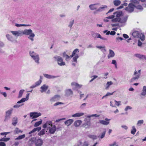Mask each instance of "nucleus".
Masks as SVG:
<instances>
[{
    "label": "nucleus",
    "mask_w": 146,
    "mask_h": 146,
    "mask_svg": "<svg viewBox=\"0 0 146 146\" xmlns=\"http://www.w3.org/2000/svg\"><path fill=\"white\" fill-rule=\"evenodd\" d=\"M22 35H29L28 38L32 41L34 40V37L35 36V34L33 33L32 30L31 29H25L23 31H22Z\"/></svg>",
    "instance_id": "f257e3e1"
},
{
    "label": "nucleus",
    "mask_w": 146,
    "mask_h": 146,
    "mask_svg": "<svg viewBox=\"0 0 146 146\" xmlns=\"http://www.w3.org/2000/svg\"><path fill=\"white\" fill-rule=\"evenodd\" d=\"M29 54L30 56L37 64H39V57L38 54H37L34 51H30Z\"/></svg>",
    "instance_id": "f03ea898"
},
{
    "label": "nucleus",
    "mask_w": 146,
    "mask_h": 146,
    "mask_svg": "<svg viewBox=\"0 0 146 146\" xmlns=\"http://www.w3.org/2000/svg\"><path fill=\"white\" fill-rule=\"evenodd\" d=\"M55 61H57L58 64L60 66H64L65 65V63L63 62L62 58L60 56H56L54 57Z\"/></svg>",
    "instance_id": "7ed1b4c3"
},
{
    "label": "nucleus",
    "mask_w": 146,
    "mask_h": 146,
    "mask_svg": "<svg viewBox=\"0 0 146 146\" xmlns=\"http://www.w3.org/2000/svg\"><path fill=\"white\" fill-rule=\"evenodd\" d=\"M135 8V5L132 3H129L128 6L126 7L125 8V10L129 13H131L134 10Z\"/></svg>",
    "instance_id": "20e7f679"
},
{
    "label": "nucleus",
    "mask_w": 146,
    "mask_h": 146,
    "mask_svg": "<svg viewBox=\"0 0 146 146\" xmlns=\"http://www.w3.org/2000/svg\"><path fill=\"white\" fill-rule=\"evenodd\" d=\"M13 111V108H11L9 110L6 111L5 112V115L4 121H6L10 119L12 113Z\"/></svg>",
    "instance_id": "39448f33"
},
{
    "label": "nucleus",
    "mask_w": 146,
    "mask_h": 146,
    "mask_svg": "<svg viewBox=\"0 0 146 146\" xmlns=\"http://www.w3.org/2000/svg\"><path fill=\"white\" fill-rule=\"evenodd\" d=\"M41 114L40 113L36 112H32L30 113V116L32 117V119L37 118L38 117L41 116Z\"/></svg>",
    "instance_id": "423d86ee"
},
{
    "label": "nucleus",
    "mask_w": 146,
    "mask_h": 146,
    "mask_svg": "<svg viewBox=\"0 0 146 146\" xmlns=\"http://www.w3.org/2000/svg\"><path fill=\"white\" fill-rule=\"evenodd\" d=\"M11 32L12 34L15 36L17 37L19 36L22 35V31L19 30L18 31H11Z\"/></svg>",
    "instance_id": "0eeeda50"
},
{
    "label": "nucleus",
    "mask_w": 146,
    "mask_h": 146,
    "mask_svg": "<svg viewBox=\"0 0 146 146\" xmlns=\"http://www.w3.org/2000/svg\"><path fill=\"white\" fill-rule=\"evenodd\" d=\"M60 98V95H55L51 98L50 101L51 102H54L59 100Z\"/></svg>",
    "instance_id": "6e6552de"
},
{
    "label": "nucleus",
    "mask_w": 146,
    "mask_h": 146,
    "mask_svg": "<svg viewBox=\"0 0 146 146\" xmlns=\"http://www.w3.org/2000/svg\"><path fill=\"white\" fill-rule=\"evenodd\" d=\"M36 138L35 137H34L31 138L29 139L28 141V144L29 145L32 146L33 145L35 144Z\"/></svg>",
    "instance_id": "1a4fd4ad"
},
{
    "label": "nucleus",
    "mask_w": 146,
    "mask_h": 146,
    "mask_svg": "<svg viewBox=\"0 0 146 146\" xmlns=\"http://www.w3.org/2000/svg\"><path fill=\"white\" fill-rule=\"evenodd\" d=\"M73 94V92L71 89H68L66 90L65 95L66 96L68 97L72 96Z\"/></svg>",
    "instance_id": "9d476101"
},
{
    "label": "nucleus",
    "mask_w": 146,
    "mask_h": 146,
    "mask_svg": "<svg viewBox=\"0 0 146 146\" xmlns=\"http://www.w3.org/2000/svg\"><path fill=\"white\" fill-rule=\"evenodd\" d=\"M105 121L103 120H100L99 121V123L101 124L107 125L109 124L110 122L109 121L110 120V119L108 118H106Z\"/></svg>",
    "instance_id": "9b49d317"
},
{
    "label": "nucleus",
    "mask_w": 146,
    "mask_h": 146,
    "mask_svg": "<svg viewBox=\"0 0 146 146\" xmlns=\"http://www.w3.org/2000/svg\"><path fill=\"white\" fill-rule=\"evenodd\" d=\"M99 5L100 4L98 3L91 4L89 5V7L92 10H97L98 8V7L97 5Z\"/></svg>",
    "instance_id": "f8f14e48"
},
{
    "label": "nucleus",
    "mask_w": 146,
    "mask_h": 146,
    "mask_svg": "<svg viewBox=\"0 0 146 146\" xmlns=\"http://www.w3.org/2000/svg\"><path fill=\"white\" fill-rule=\"evenodd\" d=\"M43 143V141L40 139H36L35 145L36 146H41Z\"/></svg>",
    "instance_id": "ddd939ff"
},
{
    "label": "nucleus",
    "mask_w": 146,
    "mask_h": 146,
    "mask_svg": "<svg viewBox=\"0 0 146 146\" xmlns=\"http://www.w3.org/2000/svg\"><path fill=\"white\" fill-rule=\"evenodd\" d=\"M48 128H49V132L51 134H53L54 133L56 130V127L55 125L52 126L51 127H49Z\"/></svg>",
    "instance_id": "4468645a"
},
{
    "label": "nucleus",
    "mask_w": 146,
    "mask_h": 146,
    "mask_svg": "<svg viewBox=\"0 0 146 146\" xmlns=\"http://www.w3.org/2000/svg\"><path fill=\"white\" fill-rule=\"evenodd\" d=\"M50 125L51 127H52L53 126L52 124V121H48L43 125V127L44 128H46L47 127L48 128L49 127H50Z\"/></svg>",
    "instance_id": "2eb2a0df"
},
{
    "label": "nucleus",
    "mask_w": 146,
    "mask_h": 146,
    "mask_svg": "<svg viewBox=\"0 0 146 146\" xmlns=\"http://www.w3.org/2000/svg\"><path fill=\"white\" fill-rule=\"evenodd\" d=\"M128 17V16L126 15L121 18H120L119 22L123 24L125 23L127 21Z\"/></svg>",
    "instance_id": "dca6fc26"
},
{
    "label": "nucleus",
    "mask_w": 146,
    "mask_h": 146,
    "mask_svg": "<svg viewBox=\"0 0 146 146\" xmlns=\"http://www.w3.org/2000/svg\"><path fill=\"white\" fill-rule=\"evenodd\" d=\"M109 53L108 56V59H110L111 58H112L114 57L115 56L114 52L111 50H109Z\"/></svg>",
    "instance_id": "f3484780"
},
{
    "label": "nucleus",
    "mask_w": 146,
    "mask_h": 146,
    "mask_svg": "<svg viewBox=\"0 0 146 146\" xmlns=\"http://www.w3.org/2000/svg\"><path fill=\"white\" fill-rule=\"evenodd\" d=\"M91 34L92 36L95 39L99 38L100 35L99 34L96 33L93 31L91 32Z\"/></svg>",
    "instance_id": "a211bd4d"
},
{
    "label": "nucleus",
    "mask_w": 146,
    "mask_h": 146,
    "mask_svg": "<svg viewBox=\"0 0 146 146\" xmlns=\"http://www.w3.org/2000/svg\"><path fill=\"white\" fill-rule=\"evenodd\" d=\"M18 123V118L17 117H13L12 120V124L14 126H15Z\"/></svg>",
    "instance_id": "6ab92c4d"
},
{
    "label": "nucleus",
    "mask_w": 146,
    "mask_h": 146,
    "mask_svg": "<svg viewBox=\"0 0 146 146\" xmlns=\"http://www.w3.org/2000/svg\"><path fill=\"white\" fill-rule=\"evenodd\" d=\"M48 86L45 84L43 85L40 87V92L41 93L45 92L46 90L48 89Z\"/></svg>",
    "instance_id": "aec40b11"
},
{
    "label": "nucleus",
    "mask_w": 146,
    "mask_h": 146,
    "mask_svg": "<svg viewBox=\"0 0 146 146\" xmlns=\"http://www.w3.org/2000/svg\"><path fill=\"white\" fill-rule=\"evenodd\" d=\"M135 76L133 77L130 80L129 82L131 83L134 82L135 81H137L140 78V76H138L137 75H135Z\"/></svg>",
    "instance_id": "412c9836"
},
{
    "label": "nucleus",
    "mask_w": 146,
    "mask_h": 146,
    "mask_svg": "<svg viewBox=\"0 0 146 146\" xmlns=\"http://www.w3.org/2000/svg\"><path fill=\"white\" fill-rule=\"evenodd\" d=\"M140 33L139 31H135L133 33L132 35L134 37H139L140 36Z\"/></svg>",
    "instance_id": "4be33fe9"
},
{
    "label": "nucleus",
    "mask_w": 146,
    "mask_h": 146,
    "mask_svg": "<svg viewBox=\"0 0 146 146\" xmlns=\"http://www.w3.org/2000/svg\"><path fill=\"white\" fill-rule=\"evenodd\" d=\"M43 75L45 77L48 79L54 78H57L58 77V76H52L50 75L44 74H43Z\"/></svg>",
    "instance_id": "5701e85b"
},
{
    "label": "nucleus",
    "mask_w": 146,
    "mask_h": 146,
    "mask_svg": "<svg viewBox=\"0 0 146 146\" xmlns=\"http://www.w3.org/2000/svg\"><path fill=\"white\" fill-rule=\"evenodd\" d=\"M41 129V127H38L35 128L34 129L31 131L29 132V134H31V133L35 132L37 131H39Z\"/></svg>",
    "instance_id": "b1692460"
},
{
    "label": "nucleus",
    "mask_w": 146,
    "mask_h": 146,
    "mask_svg": "<svg viewBox=\"0 0 146 146\" xmlns=\"http://www.w3.org/2000/svg\"><path fill=\"white\" fill-rule=\"evenodd\" d=\"M113 14L114 15H116V17L117 18L119 17L122 15V12L121 11H117L114 13Z\"/></svg>",
    "instance_id": "393cba45"
},
{
    "label": "nucleus",
    "mask_w": 146,
    "mask_h": 146,
    "mask_svg": "<svg viewBox=\"0 0 146 146\" xmlns=\"http://www.w3.org/2000/svg\"><path fill=\"white\" fill-rule=\"evenodd\" d=\"M73 122L72 119H69L64 122L65 124L67 126H69L71 125Z\"/></svg>",
    "instance_id": "a878e982"
},
{
    "label": "nucleus",
    "mask_w": 146,
    "mask_h": 146,
    "mask_svg": "<svg viewBox=\"0 0 146 146\" xmlns=\"http://www.w3.org/2000/svg\"><path fill=\"white\" fill-rule=\"evenodd\" d=\"M88 143L85 141L84 143H82L81 141H79L78 145V146H88Z\"/></svg>",
    "instance_id": "bb28decb"
},
{
    "label": "nucleus",
    "mask_w": 146,
    "mask_h": 146,
    "mask_svg": "<svg viewBox=\"0 0 146 146\" xmlns=\"http://www.w3.org/2000/svg\"><path fill=\"white\" fill-rule=\"evenodd\" d=\"M90 121V119L89 120V121ZM91 125V123L90 122H88L86 123H84L83 125V127H84L85 128H89L90 127Z\"/></svg>",
    "instance_id": "cd10ccee"
},
{
    "label": "nucleus",
    "mask_w": 146,
    "mask_h": 146,
    "mask_svg": "<svg viewBox=\"0 0 146 146\" xmlns=\"http://www.w3.org/2000/svg\"><path fill=\"white\" fill-rule=\"evenodd\" d=\"M84 115L83 113H77L72 115V116L74 117H80Z\"/></svg>",
    "instance_id": "c85d7f7f"
},
{
    "label": "nucleus",
    "mask_w": 146,
    "mask_h": 146,
    "mask_svg": "<svg viewBox=\"0 0 146 146\" xmlns=\"http://www.w3.org/2000/svg\"><path fill=\"white\" fill-rule=\"evenodd\" d=\"M141 95L145 96L146 95V86H143L142 92L141 94Z\"/></svg>",
    "instance_id": "c756f323"
},
{
    "label": "nucleus",
    "mask_w": 146,
    "mask_h": 146,
    "mask_svg": "<svg viewBox=\"0 0 146 146\" xmlns=\"http://www.w3.org/2000/svg\"><path fill=\"white\" fill-rule=\"evenodd\" d=\"M82 121L80 120H78L76 121L74 123V126L76 127L79 126L81 124Z\"/></svg>",
    "instance_id": "7c9ffc66"
},
{
    "label": "nucleus",
    "mask_w": 146,
    "mask_h": 146,
    "mask_svg": "<svg viewBox=\"0 0 146 146\" xmlns=\"http://www.w3.org/2000/svg\"><path fill=\"white\" fill-rule=\"evenodd\" d=\"M29 94H27L26 95V97L25 98H23L21 100V102H25V101L29 99Z\"/></svg>",
    "instance_id": "2f4dec72"
},
{
    "label": "nucleus",
    "mask_w": 146,
    "mask_h": 146,
    "mask_svg": "<svg viewBox=\"0 0 146 146\" xmlns=\"http://www.w3.org/2000/svg\"><path fill=\"white\" fill-rule=\"evenodd\" d=\"M113 3L115 6H118L121 4V2L119 0H115L113 1Z\"/></svg>",
    "instance_id": "473e14b6"
},
{
    "label": "nucleus",
    "mask_w": 146,
    "mask_h": 146,
    "mask_svg": "<svg viewBox=\"0 0 146 146\" xmlns=\"http://www.w3.org/2000/svg\"><path fill=\"white\" fill-rule=\"evenodd\" d=\"M71 85L72 86H75L77 88H81L82 86V85H79L77 83L75 82H72L71 83Z\"/></svg>",
    "instance_id": "72a5a7b5"
},
{
    "label": "nucleus",
    "mask_w": 146,
    "mask_h": 146,
    "mask_svg": "<svg viewBox=\"0 0 146 146\" xmlns=\"http://www.w3.org/2000/svg\"><path fill=\"white\" fill-rule=\"evenodd\" d=\"M6 36L9 40L12 42L13 41V37L9 34H7Z\"/></svg>",
    "instance_id": "f704fd0d"
},
{
    "label": "nucleus",
    "mask_w": 146,
    "mask_h": 146,
    "mask_svg": "<svg viewBox=\"0 0 146 146\" xmlns=\"http://www.w3.org/2000/svg\"><path fill=\"white\" fill-rule=\"evenodd\" d=\"M135 56L136 57L138 58H139L140 59H143L144 56V55L140 54H135Z\"/></svg>",
    "instance_id": "c9c22d12"
},
{
    "label": "nucleus",
    "mask_w": 146,
    "mask_h": 146,
    "mask_svg": "<svg viewBox=\"0 0 146 146\" xmlns=\"http://www.w3.org/2000/svg\"><path fill=\"white\" fill-rule=\"evenodd\" d=\"M107 6L104 5V7H100L98 9L96 10V11L98 12H101L104 10V9L107 8Z\"/></svg>",
    "instance_id": "e433bc0d"
},
{
    "label": "nucleus",
    "mask_w": 146,
    "mask_h": 146,
    "mask_svg": "<svg viewBox=\"0 0 146 146\" xmlns=\"http://www.w3.org/2000/svg\"><path fill=\"white\" fill-rule=\"evenodd\" d=\"M31 25H25V24H19L17 23H16L15 26L17 27H19L22 26H30Z\"/></svg>",
    "instance_id": "4c0bfd02"
},
{
    "label": "nucleus",
    "mask_w": 146,
    "mask_h": 146,
    "mask_svg": "<svg viewBox=\"0 0 146 146\" xmlns=\"http://www.w3.org/2000/svg\"><path fill=\"white\" fill-rule=\"evenodd\" d=\"M113 84V82L111 81L108 82L106 83V87L105 89L106 90L108 89L110 86Z\"/></svg>",
    "instance_id": "58836bf2"
},
{
    "label": "nucleus",
    "mask_w": 146,
    "mask_h": 146,
    "mask_svg": "<svg viewBox=\"0 0 146 146\" xmlns=\"http://www.w3.org/2000/svg\"><path fill=\"white\" fill-rule=\"evenodd\" d=\"M141 70H139L138 71V72H137V71L136 70H135L134 72V73L133 74L134 75H137L138 76H140L141 75Z\"/></svg>",
    "instance_id": "ea45409f"
},
{
    "label": "nucleus",
    "mask_w": 146,
    "mask_h": 146,
    "mask_svg": "<svg viewBox=\"0 0 146 146\" xmlns=\"http://www.w3.org/2000/svg\"><path fill=\"white\" fill-rule=\"evenodd\" d=\"M25 137V134H23L22 135L19 136L17 137L15 139V140L21 139L24 138Z\"/></svg>",
    "instance_id": "a19ab883"
},
{
    "label": "nucleus",
    "mask_w": 146,
    "mask_h": 146,
    "mask_svg": "<svg viewBox=\"0 0 146 146\" xmlns=\"http://www.w3.org/2000/svg\"><path fill=\"white\" fill-rule=\"evenodd\" d=\"M79 58V56L77 54H76L74 55V57L73 58V61L77 63V59Z\"/></svg>",
    "instance_id": "79ce46f5"
},
{
    "label": "nucleus",
    "mask_w": 146,
    "mask_h": 146,
    "mask_svg": "<svg viewBox=\"0 0 146 146\" xmlns=\"http://www.w3.org/2000/svg\"><path fill=\"white\" fill-rule=\"evenodd\" d=\"M24 91V90H21L19 91V96H18V98H19L22 97V94H23Z\"/></svg>",
    "instance_id": "37998d69"
},
{
    "label": "nucleus",
    "mask_w": 146,
    "mask_h": 146,
    "mask_svg": "<svg viewBox=\"0 0 146 146\" xmlns=\"http://www.w3.org/2000/svg\"><path fill=\"white\" fill-rule=\"evenodd\" d=\"M120 20L119 17L116 18H115L112 19L111 21L112 22L115 23L117 22H119V21Z\"/></svg>",
    "instance_id": "c03bdc74"
},
{
    "label": "nucleus",
    "mask_w": 146,
    "mask_h": 146,
    "mask_svg": "<svg viewBox=\"0 0 146 146\" xmlns=\"http://www.w3.org/2000/svg\"><path fill=\"white\" fill-rule=\"evenodd\" d=\"M42 122V120H41L40 121H38L36 123H35L34 125V126L35 127H36L38 126H39L40 125Z\"/></svg>",
    "instance_id": "a18cd8bd"
},
{
    "label": "nucleus",
    "mask_w": 146,
    "mask_h": 146,
    "mask_svg": "<svg viewBox=\"0 0 146 146\" xmlns=\"http://www.w3.org/2000/svg\"><path fill=\"white\" fill-rule=\"evenodd\" d=\"M88 137L90 138L93 140L96 139H97V136L94 135H89Z\"/></svg>",
    "instance_id": "49530a36"
},
{
    "label": "nucleus",
    "mask_w": 146,
    "mask_h": 146,
    "mask_svg": "<svg viewBox=\"0 0 146 146\" xmlns=\"http://www.w3.org/2000/svg\"><path fill=\"white\" fill-rule=\"evenodd\" d=\"M139 37H140V39L142 41H143L144 40L145 37L143 34L140 33Z\"/></svg>",
    "instance_id": "de8ad7c7"
},
{
    "label": "nucleus",
    "mask_w": 146,
    "mask_h": 146,
    "mask_svg": "<svg viewBox=\"0 0 146 146\" xmlns=\"http://www.w3.org/2000/svg\"><path fill=\"white\" fill-rule=\"evenodd\" d=\"M10 139V138H3L0 139V141H7L9 140Z\"/></svg>",
    "instance_id": "09e8293b"
},
{
    "label": "nucleus",
    "mask_w": 146,
    "mask_h": 146,
    "mask_svg": "<svg viewBox=\"0 0 146 146\" xmlns=\"http://www.w3.org/2000/svg\"><path fill=\"white\" fill-rule=\"evenodd\" d=\"M136 131V129L134 126L132 127V129L131 131V134L134 135Z\"/></svg>",
    "instance_id": "8fccbe9b"
},
{
    "label": "nucleus",
    "mask_w": 146,
    "mask_h": 146,
    "mask_svg": "<svg viewBox=\"0 0 146 146\" xmlns=\"http://www.w3.org/2000/svg\"><path fill=\"white\" fill-rule=\"evenodd\" d=\"M74 20H72V21H70L69 22L68 27H70V28H71L74 23Z\"/></svg>",
    "instance_id": "3c124183"
},
{
    "label": "nucleus",
    "mask_w": 146,
    "mask_h": 146,
    "mask_svg": "<svg viewBox=\"0 0 146 146\" xmlns=\"http://www.w3.org/2000/svg\"><path fill=\"white\" fill-rule=\"evenodd\" d=\"M45 129H42L38 133V135H42L45 134Z\"/></svg>",
    "instance_id": "603ef678"
},
{
    "label": "nucleus",
    "mask_w": 146,
    "mask_h": 146,
    "mask_svg": "<svg viewBox=\"0 0 146 146\" xmlns=\"http://www.w3.org/2000/svg\"><path fill=\"white\" fill-rule=\"evenodd\" d=\"M143 122L144 121L143 120H139L137 122V125L138 126H140L143 123Z\"/></svg>",
    "instance_id": "864d4df0"
},
{
    "label": "nucleus",
    "mask_w": 146,
    "mask_h": 146,
    "mask_svg": "<svg viewBox=\"0 0 146 146\" xmlns=\"http://www.w3.org/2000/svg\"><path fill=\"white\" fill-rule=\"evenodd\" d=\"M114 92H113L112 93L108 92L105 95L102 97V99H103L105 97L108 96H110L113 95V94L114 93Z\"/></svg>",
    "instance_id": "5fc2aeb1"
},
{
    "label": "nucleus",
    "mask_w": 146,
    "mask_h": 146,
    "mask_svg": "<svg viewBox=\"0 0 146 146\" xmlns=\"http://www.w3.org/2000/svg\"><path fill=\"white\" fill-rule=\"evenodd\" d=\"M135 8H136L137 9L141 10H143V9L142 7L140 5H138L137 6H136L135 5Z\"/></svg>",
    "instance_id": "6e6d98bb"
},
{
    "label": "nucleus",
    "mask_w": 146,
    "mask_h": 146,
    "mask_svg": "<svg viewBox=\"0 0 146 146\" xmlns=\"http://www.w3.org/2000/svg\"><path fill=\"white\" fill-rule=\"evenodd\" d=\"M14 132H15L16 133L18 134L20 132L22 133V131L21 130L19 129L17 127L15 128Z\"/></svg>",
    "instance_id": "4d7b16f0"
},
{
    "label": "nucleus",
    "mask_w": 146,
    "mask_h": 146,
    "mask_svg": "<svg viewBox=\"0 0 146 146\" xmlns=\"http://www.w3.org/2000/svg\"><path fill=\"white\" fill-rule=\"evenodd\" d=\"M130 1L131 2V3L133 4L134 3L135 4H139V2L137 0H131Z\"/></svg>",
    "instance_id": "13d9d810"
},
{
    "label": "nucleus",
    "mask_w": 146,
    "mask_h": 146,
    "mask_svg": "<svg viewBox=\"0 0 146 146\" xmlns=\"http://www.w3.org/2000/svg\"><path fill=\"white\" fill-rule=\"evenodd\" d=\"M116 42H119L120 41H121L123 40V38L122 37H119L116 38Z\"/></svg>",
    "instance_id": "bf43d9fd"
},
{
    "label": "nucleus",
    "mask_w": 146,
    "mask_h": 146,
    "mask_svg": "<svg viewBox=\"0 0 146 146\" xmlns=\"http://www.w3.org/2000/svg\"><path fill=\"white\" fill-rule=\"evenodd\" d=\"M79 52V50L77 48L75 49L73 52L72 54L75 55L77 52Z\"/></svg>",
    "instance_id": "052dcab7"
},
{
    "label": "nucleus",
    "mask_w": 146,
    "mask_h": 146,
    "mask_svg": "<svg viewBox=\"0 0 146 146\" xmlns=\"http://www.w3.org/2000/svg\"><path fill=\"white\" fill-rule=\"evenodd\" d=\"M106 130H105L102 133L100 137V138L101 139L103 138L105 136V135L106 133Z\"/></svg>",
    "instance_id": "680f3d73"
},
{
    "label": "nucleus",
    "mask_w": 146,
    "mask_h": 146,
    "mask_svg": "<svg viewBox=\"0 0 146 146\" xmlns=\"http://www.w3.org/2000/svg\"><path fill=\"white\" fill-rule=\"evenodd\" d=\"M41 82V80H40L36 82L35 83V85L36 86H38L40 84Z\"/></svg>",
    "instance_id": "e2e57ef3"
},
{
    "label": "nucleus",
    "mask_w": 146,
    "mask_h": 146,
    "mask_svg": "<svg viewBox=\"0 0 146 146\" xmlns=\"http://www.w3.org/2000/svg\"><path fill=\"white\" fill-rule=\"evenodd\" d=\"M114 102H115V104L117 106H119V105H120L121 104V102H120V101H117L116 100H115Z\"/></svg>",
    "instance_id": "0e129e2a"
},
{
    "label": "nucleus",
    "mask_w": 146,
    "mask_h": 146,
    "mask_svg": "<svg viewBox=\"0 0 146 146\" xmlns=\"http://www.w3.org/2000/svg\"><path fill=\"white\" fill-rule=\"evenodd\" d=\"M92 77H93V78L90 81V82H92L93 80H94L95 79H96V78H97L98 77V76H96V75H94V76H92Z\"/></svg>",
    "instance_id": "69168bd1"
},
{
    "label": "nucleus",
    "mask_w": 146,
    "mask_h": 146,
    "mask_svg": "<svg viewBox=\"0 0 146 146\" xmlns=\"http://www.w3.org/2000/svg\"><path fill=\"white\" fill-rule=\"evenodd\" d=\"M4 46L5 44L3 42L0 41V48L3 47Z\"/></svg>",
    "instance_id": "338daca9"
},
{
    "label": "nucleus",
    "mask_w": 146,
    "mask_h": 146,
    "mask_svg": "<svg viewBox=\"0 0 146 146\" xmlns=\"http://www.w3.org/2000/svg\"><path fill=\"white\" fill-rule=\"evenodd\" d=\"M132 109V108L130 106H127L125 109V111H127L128 110H131Z\"/></svg>",
    "instance_id": "774afa93"
}]
</instances>
